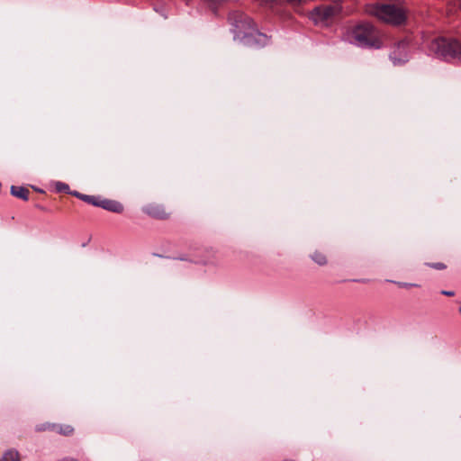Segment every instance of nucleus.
<instances>
[{"instance_id": "0eeeda50", "label": "nucleus", "mask_w": 461, "mask_h": 461, "mask_svg": "<svg viewBox=\"0 0 461 461\" xmlns=\"http://www.w3.org/2000/svg\"><path fill=\"white\" fill-rule=\"evenodd\" d=\"M98 207L116 213H121L123 211V206L121 203L109 199H100Z\"/></svg>"}, {"instance_id": "6e6552de", "label": "nucleus", "mask_w": 461, "mask_h": 461, "mask_svg": "<svg viewBox=\"0 0 461 461\" xmlns=\"http://www.w3.org/2000/svg\"><path fill=\"white\" fill-rule=\"evenodd\" d=\"M11 194L15 197H18L23 201H27L29 199L30 191L29 189L23 186L12 185Z\"/></svg>"}, {"instance_id": "423d86ee", "label": "nucleus", "mask_w": 461, "mask_h": 461, "mask_svg": "<svg viewBox=\"0 0 461 461\" xmlns=\"http://www.w3.org/2000/svg\"><path fill=\"white\" fill-rule=\"evenodd\" d=\"M409 41L402 40L397 42L390 53V59L393 65H402L409 60Z\"/></svg>"}, {"instance_id": "dca6fc26", "label": "nucleus", "mask_w": 461, "mask_h": 461, "mask_svg": "<svg viewBox=\"0 0 461 461\" xmlns=\"http://www.w3.org/2000/svg\"><path fill=\"white\" fill-rule=\"evenodd\" d=\"M441 294L447 296H453L455 294L453 291H442Z\"/></svg>"}, {"instance_id": "6ab92c4d", "label": "nucleus", "mask_w": 461, "mask_h": 461, "mask_svg": "<svg viewBox=\"0 0 461 461\" xmlns=\"http://www.w3.org/2000/svg\"><path fill=\"white\" fill-rule=\"evenodd\" d=\"M459 312H460V313H461V307L459 308Z\"/></svg>"}, {"instance_id": "ddd939ff", "label": "nucleus", "mask_w": 461, "mask_h": 461, "mask_svg": "<svg viewBox=\"0 0 461 461\" xmlns=\"http://www.w3.org/2000/svg\"><path fill=\"white\" fill-rule=\"evenodd\" d=\"M58 428L57 431L66 436L72 434L74 430L70 425L58 426Z\"/></svg>"}, {"instance_id": "f8f14e48", "label": "nucleus", "mask_w": 461, "mask_h": 461, "mask_svg": "<svg viewBox=\"0 0 461 461\" xmlns=\"http://www.w3.org/2000/svg\"><path fill=\"white\" fill-rule=\"evenodd\" d=\"M312 258L320 266L325 265L327 263L326 257L320 252L313 253Z\"/></svg>"}, {"instance_id": "4468645a", "label": "nucleus", "mask_w": 461, "mask_h": 461, "mask_svg": "<svg viewBox=\"0 0 461 461\" xmlns=\"http://www.w3.org/2000/svg\"><path fill=\"white\" fill-rule=\"evenodd\" d=\"M57 190L61 192V191H67L68 190V185L65 183H61V182H59L57 184Z\"/></svg>"}, {"instance_id": "1a4fd4ad", "label": "nucleus", "mask_w": 461, "mask_h": 461, "mask_svg": "<svg viewBox=\"0 0 461 461\" xmlns=\"http://www.w3.org/2000/svg\"><path fill=\"white\" fill-rule=\"evenodd\" d=\"M0 461H21L19 453L16 450L10 449L4 453Z\"/></svg>"}, {"instance_id": "7ed1b4c3", "label": "nucleus", "mask_w": 461, "mask_h": 461, "mask_svg": "<svg viewBox=\"0 0 461 461\" xmlns=\"http://www.w3.org/2000/svg\"><path fill=\"white\" fill-rule=\"evenodd\" d=\"M348 40L359 47L380 49L379 32L370 23H360L348 32Z\"/></svg>"}, {"instance_id": "9d476101", "label": "nucleus", "mask_w": 461, "mask_h": 461, "mask_svg": "<svg viewBox=\"0 0 461 461\" xmlns=\"http://www.w3.org/2000/svg\"><path fill=\"white\" fill-rule=\"evenodd\" d=\"M145 212L148 214H149V215H151L153 217H156V218H164V216H165L164 211L161 208L158 207V206H151V205H149V206L145 208Z\"/></svg>"}, {"instance_id": "a211bd4d", "label": "nucleus", "mask_w": 461, "mask_h": 461, "mask_svg": "<svg viewBox=\"0 0 461 461\" xmlns=\"http://www.w3.org/2000/svg\"><path fill=\"white\" fill-rule=\"evenodd\" d=\"M73 194L80 199V196L84 195L83 194H80L78 192H74Z\"/></svg>"}, {"instance_id": "9b49d317", "label": "nucleus", "mask_w": 461, "mask_h": 461, "mask_svg": "<svg viewBox=\"0 0 461 461\" xmlns=\"http://www.w3.org/2000/svg\"><path fill=\"white\" fill-rule=\"evenodd\" d=\"M80 199L86 202L87 203H90L92 205L98 207L101 198L99 196L85 194V195L80 196Z\"/></svg>"}, {"instance_id": "2eb2a0df", "label": "nucleus", "mask_w": 461, "mask_h": 461, "mask_svg": "<svg viewBox=\"0 0 461 461\" xmlns=\"http://www.w3.org/2000/svg\"><path fill=\"white\" fill-rule=\"evenodd\" d=\"M432 267L436 269H444L446 267L443 263H436L432 265Z\"/></svg>"}, {"instance_id": "f03ea898", "label": "nucleus", "mask_w": 461, "mask_h": 461, "mask_svg": "<svg viewBox=\"0 0 461 461\" xmlns=\"http://www.w3.org/2000/svg\"><path fill=\"white\" fill-rule=\"evenodd\" d=\"M366 12L393 24H401L405 21V8L402 0L388 4H375L367 6Z\"/></svg>"}, {"instance_id": "39448f33", "label": "nucleus", "mask_w": 461, "mask_h": 461, "mask_svg": "<svg viewBox=\"0 0 461 461\" xmlns=\"http://www.w3.org/2000/svg\"><path fill=\"white\" fill-rule=\"evenodd\" d=\"M339 5H324L316 7L310 14V18L315 24L327 26L340 13Z\"/></svg>"}, {"instance_id": "f3484780", "label": "nucleus", "mask_w": 461, "mask_h": 461, "mask_svg": "<svg viewBox=\"0 0 461 461\" xmlns=\"http://www.w3.org/2000/svg\"><path fill=\"white\" fill-rule=\"evenodd\" d=\"M399 285L401 287H409L411 286V284H407V283H399Z\"/></svg>"}, {"instance_id": "f257e3e1", "label": "nucleus", "mask_w": 461, "mask_h": 461, "mask_svg": "<svg viewBox=\"0 0 461 461\" xmlns=\"http://www.w3.org/2000/svg\"><path fill=\"white\" fill-rule=\"evenodd\" d=\"M429 54L447 61H461V43L454 38L434 37L424 40Z\"/></svg>"}, {"instance_id": "20e7f679", "label": "nucleus", "mask_w": 461, "mask_h": 461, "mask_svg": "<svg viewBox=\"0 0 461 461\" xmlns=\"http://www.w3.org/2000/svg\"><path fill=\"white\" fill-rule=\"evenodd\" d=\"M229 22L234 27L235 37L243 34L244 37L252 36L256 33L257 41L261 45H266L268 41L267 35L255 32L253 25L254 23L250 17L243 12L236 10L229 14Z\"/></svg>"}]
</instances>
